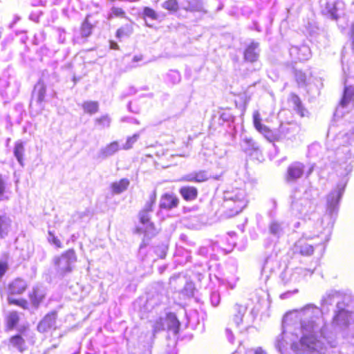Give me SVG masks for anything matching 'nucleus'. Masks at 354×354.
Listing matches in <instances>:
<instances>
[{"mask_svg": "<svg viewBox=\"0 0 354 354\" xmlns=\"http://www.w3.org/2000/svg\"><path fill=\"white\" fill-rule=\"evenodd\" d=\"M326 327L322 310L307 304L283 317L275 347L281 354H288V346L296 354H324L329 344Z\"/></svg>", "mask_w": 354, "mask_h": 354, "instance_id": "f257e3e1", "label": "nucleus"}, {"mask_svg": "<svg viewBox=\"0 0 354 354\" xmlns=\"http://www.w3.org/2000/svg\"><path fill=\"white\" fill-rule=\"evenodd\" d=\"M316 190L309 188L304 192L295 190L290 196L292 214L302 220H312L316 217Z\"/></svg>", "mask_w": 354, "mask_h": 354, "instance_id": "f03ea898", "label": "nucleus"}, {"mask_svg": "<svg viewBox=\"0 0 354 354\" xmlns=\"http://www.w3.org/2000/svg\"><path fill=\"white\" fill-rule=\"evenodd\" d=\"M347 179L341 180L326 196V213L320 224L328 232H330L337 216L339 202L344 193Z\"/></svg>", "mask_w": 354, "mask_h": 354, "instance_id": "7ed1b4c3", "label": "nucleus"}, {"mask_svg": "<svg viewBox=\"0 0 354 354\" xmlns=\"http://www.w3.org/2000/svg\"><path fill=\"white\" fill-rule=\"evenodd\" d=\"M246 192L243 188H232L224 192L223 207L228 217L240 213L248 205Z\"/></svg>", "mask_w": 354, "mask_h": 354, "instance_id": "20e7f679", "label": "nucleus"}, {"mask_svg": "<svg viewBox=\"0 0 354 354\" xmlns=\"http://www.w3.org/2000/svg\"><path fill=\"white\" fill-rule=\"evenodd\" d=\"M342 62V81L344 84L343 96L339 102L342 109H350L354 106V63Z\"/></svg>", "mask_w": 354, "mask_h": 354, "instance_id": "39448f33", "label": "nucleus"}, {"mask_svg": "<svg viewBox=\"0 0 354 354\" xmlns=\"http://www.w3.org/2000/svg\"><path fill=\"white\" fill-rule=\"evenodd\" d=\"M327 148L337 151V154L345 153L346 158L354 155V129L348 133H339L333 140L327 141Z\"/></svg>", "mask_w": 354, "mask_h": 354, "instance_id": "423d86ee", "label": "nucleus"}, {"mask_svg": "<svg viewBox=\"0 0 354 354\" xmlns=\"http://www.w3.org/2000/svg\"><path fill=\"white\" fill-rule=\"evenodd\" d=\"M253 123L255 129L270 142H274L283 139L285 132L288 130L286 126L281 125L278 130H272L261 123L260 114L255 112L253 115Z\"/></svg>", "mask_w": 354, "mask_h": 354, "instance_id": "0eeeda50", "label": "nucleus"}, {"mask_svg": "<svg viewBox=\"0 0 354 354\" xmlns=\"http://www.w3.org/2000/svg\"><path fill=\"white\" fill-rule=\"evenodd\" d=\"M156 199V192L154 191L149 196V201L146 203L145 207L139 213V218L141 224L143 225L145 236H153L155 234V227L153 223L150 221V214L152 212V207Z\"/></svg>", "mask_w": 354, "mask_h": 354, "instance_id": "6e6552de", "label": "nucleus"}, {"mask_svg": "<svg viewBox=\"0 0 354 354\" xmlns=\"http://www.w3.org/2000/svg\"><path fill=\"white\" fill-rule=\"evenodd\" d=\"M77 260L76 254L73 249L68 250L61 256L54 258V263L57 273L64 277L73 270V265Z\"/></svg>", "mask_w": 354, "mask_h": 354, "instance_id": "1a4fd4ad", "label": "nucleus"}, {"mask_svg": "<svg viewBox=\"0 0 354 354\" xmlns=\"http://www.w3.org/2000/svg\"><path fill=\"white\" fill-rule=\"evenodd\" d=\"M315 169V164L309 166L307 171H305V165L301 162H294L287 168L285 179L288 183H295L301 178L304 174L308 178Z\"/></svg>", "mask_w": 354, "mask_h": 354, "instance_id": "9d476101", "label": "nucleus"}, {"mask_svg": "<svg viewBox=\"0 0 354 354\" xmlns=\"http://www.w3.org/2000/svg\"><path fill=\"white\" fill-rule=\"evenodd\" d=\"M180 328V322L178 320L176 315L172 313H167L165 318L160 317L156 321L153 326V331L156 333L160 330L167 328L171 331L174 335L178 333Z\"/></svg>", "mask_w": 354, "mask_h": 354, "instance_id": "9b49d317", "label": "nucleus"}, {"mask_svg": "<svg viewBox=\"0 0 354 354\" xmlns=\"http://www.w3.org/2000/svg\"><path fill=\"white\" fill-rule=\"evenodd\" d=\"M322 12L337 20L343 14L344 3L337 0H320Z\"/></svg>", "mask_w": 354, "mask_h": 354, "instance_id": "f8f14e48", "label": "nucleus"}, {"mask_svg": "<svg viewBox=\"0 0 354 354\" xmlns=\"http://www.w3.org/2000/svg\"><path fill=\"white\" fill-rule=\"evenodd\" d=\"M290 55L295 60L306 61L310 57V48L306 45L292 46L289 50Z\"/></svg>", "mask_w": 354, "mask_h": 354, "instance_id": "ddd939ff", "label": "nucleus"}, {"mask_svg": "<svg viewBox=\"0 0 354 354\" xmlns=\"http://www.w3.org/2000/svg\"><path fill=\"white\" fill-rule=\"evenodd\" d=\"M57 319V313L55 311L48 313L39 323L37 329L41 333H45L55 328Z\"/></svg>", "mask_w": 354, "mask_h": 354, "instance_id": "4468645a", "label": "nucleus"}, {"mask_svg": "<svg viewBox=\"0 0 354 354\" xmlns=\"http://www.w3.org/2000/svg\"><path fill=\"white\" fill-rule=\"evenodd\" d=\"M347 297H349L347 295ZM346 297V296H344L341 299L340 295L338 292L335 290H330L322 297V299L321 300V305L323 308L328 307V306L332 305L333 303H336V306H337L338 302H342L344 299V298ZM337 310V308L335 309V312ZM335 313L334 314V315Z\"/></svg>", "mask_w": 354, "mask_h": 354, "instance_id": "2eb2a0df", "label": "nucleus"}, {"mask_svg": "<svg viewBox=\"0 0 354 354\" xmlns=\"http://www.w3.org/2000/svg\"><path fill=\"white\" fill-rule=\"evenodd\" d=\"M260 53L259 44L252 41L245 49L244 59L246 62L253 63L259 59Z\"/></svg>", "mask_w": 354, "mask_h": 354, "instance_id": "dca6fc26", "label": "nucleus"}, {"mask_svg": "<svg viewBox=\"0 0 354 354\" xmlns=\"http://www.w3.org/2000/svg\"><path fill=\"white\" fill-rule=\"evenodd\" d=\"M46 296V290L41 286H35L32 288L29 297L32 306L37 308Z\"/></svg>", "mask_w": 354, "mask_h": 354, "instance_id": "f3484780", "label": "nucleus"}, {"mask_svg": "<svg viewBox=\"0 0 354 354\" xmlns=\"http://www.w3.org/2000/svg\"><path fill=\"white\" fill-rule=\"evenodd\" d=\"M179 200L176 196L173 194L166 193L161 196L159 207L160 209H171L176 207Z\"/></svg>", "mask_w": 354, "mask_h": 354, "instance_id": "a211bd4d", "label": "nucleus"}, {"mask_svg": "<svg viewBox=\"0 0 354 354\" xmlns=\"http://www.w3.org/2000/svg\"><path fill=\"white\" fill-rule=\"evenodd\" d=\"M209 178L210 175L207 171L200 170L185 175L182 178V180L187 182L203 183L207 180Z\"/></svg>", "mask_w": 354, "mask_h": 354, "instance_id": "6ab92c4d", "label": "nucleus"}, {"mask_svg": "<svg viewBox=\"0 0 354 354\" xmlns=\"http://www.w3.org/2000/svg\"><path fill=\"white\" fill-rule=\"evenodd\" d=\"M247 312V306L236 304L233 307L232 320L236 327L244 323L243 317Z\"/></svg>", "mask_w": 354, "mask_h": 354, "instance_id": "aec40b11", "label": "nucleus"}, {"mask_svg": "<svg viewBox=\"0 0 354 354\" xmlns=\"http://www.w3.org/2000/svg\"><path fill=\"white\" fill-rule=\"evenodd\" d=\"M240 145L242 150L250 156H252L254 152H258L259 150V145L251 138L246 136L242 137Z\"/></svg>", "mask_w": 354, "mask_h": 354, "instance_id": "412c9836", "label": "nucleus"}, {"mask_svg": "<svg viewBox=\"0 0 354 354\" xmlns=\"http://www.w3.org/2000/svg\"><path fill=\"white\" fill-rule=\"evenodd\" d=\"M286 223L277 220H272L268 225L269 233L274 237L279 238L285 233Z\"/></svg>", "mask_w": 354, "mask_h": 354, "instance_id": "4be33fe9", "label": "nucleus"}, {"mask_svg": "<svg viewBox=\"0 0 354 354\" xmlns=\"http://www.w3.org/2000/svg\"><path fill=\"white\" fill-rule=\"evenodd\" d=\"M46 91V88L44 84L41 82H37L32 91L31 103L34 101H36L37 103H41L44 100Z\"/></svg>", "mask_w": 354, "mask_h": 354, "instance_id": "5701e85b", "label": "nucleus"}, {"mask_svg": "<svg viewBox=\"0 0 354 354\" xmlns=\"http://www.w3.org/2000/svg\"><path fill=\"white\" fill-rule=\"evenodd\" d=\"M27 288V283L25 280L17 278L9 285V292L12 295H21Z\"/></svg>", "mask_w": 354, "mask_h": 354, "instance_id": "b1692460", "label": "nucleus"}, {"mask_svg": "<svg viewBox=\"0 0 354 354\" xmlns=\"http://www.w3.org/2000/svg\"><path fill=\"white\" fill-rule=\"evenodd\" d=\"M12 220L6 214H0V239L6 238L11 230Z\"/></svg>", "mask_w": 354, "mask_h": 354, "instance_id": "393cba45", "label": "nucleus"}, {"mask_svg": "<svg viewBox=\"0 0 354 354\" xmlns=\"http://www.w3.org/2000/svg\"><path fill=\"white\" fill-rule=\"evenodd\" d=\"M119 149L120 146L118 142L114 141L100 150L97 155L98 158L100 159H106L114 155Z\"/></svg>", "mask_w": 354, "mask_h": 354, "instance_id": "a878e982", "label": "nucleus"}, {"mask_svg": "<svg viewBox=\"0 0 354 354\" xmlns=\"http://www.w3.org/2000/svg\"><path fill=\"white\" fill-rule=\"evenodd\" d=\"M277 267V261L272 257H268L264 261L261 268V273L264 274L266 277H268L270 274L275 271Z\"/></svg>", "mask_w": 354, "mask_h": 354, "instance_id": "bb28decb", "label": "nucleus"}, {"mask_svg": "<svg viewBox=\"0 0 354 354\" xmlns=\"http://www.w3.org/2000/svg\"><path fill=\"white\" fill-rule=\"evenodd\" d=\"M182 8L189 12H203V6L201 0H187L182 3Z\"/></svg>", "mask_w": 354, "mask_h": 354, "instance_id": "cd10ccee", "label": "nucleus"}, {"mask_svg": "<svg viewBox=\"0 0 354 354\" xmlns=\"http://www.w3.org/2000/svg\"><path fill=\"white\" fill-rule=\"evenodd\" d=\"M179 192L182 197L187 201H194L196 198L198 196V190L194 187L191 186H184L182 187Z\"/></svg>", "mask_w": 354, "mask_h": 354, "instance_id": "c85d7f7f", "label": "nucleus"}, {"mask_svg": "<svg viewBox=\"0 0 354 354\" xmlns=\"http://www.w3.org/2000/svg\"><path fill=\"white\" fill-rule=\"evenodd\" d=\"M289 102L292 104L293 109L296 111L297 114H299L301 117H304L305 115V112L307 111L304 108L301 104V101L299 96H297L295 94H292L290 97Z\"/></svg>", "mask_w": 354, "mask_h": 354, "instance_id": "c756f323", "label": "nucleus"}, {"mask_svg": "<svg viewBox=\"0 0 354 354\" xmlns=\"http://www.w3.org/2000/svg\"><path fill=\"white\" fill-rule=\"evenodd\" d=\"M280 279L284 285H289L296 283L299 281L297 275L295 274V271L291 272L286 270L280 274Z\"/></svg>", "mask_w": 354, "mask_h": 354, "instance_id": "7c9ffc66", "label": "nucleus"}, {"mask_svg": "<svg viewBox=\"0 0 354 354\" xmlns=\"http://www.w3.org/2000/svg\"><path fill=\"white\" fill-rule=\"evenodd\" d=\"M10 345L20 352L26 350V342L20 335H15L10 338Z\"/></svg>", "mask_w": 354, "mask_h": 354, "instance_id": "2f4dec72", "label": "nucleus"}, {"mask_svg": "<svg viewBox=\"0 0 354 354\" xmlns=\"http://www.w3.org/2000/svg\"><path fill=\"white\" fill-rule=\"evenodd\" d=\"M296 249L301 254L308 256L313 253L314 248L312 245L306 243L304 240H299L296 243Z\"/></svg>", "mask_w": 354, "mask_h": 354, "instance_id": "473e14b6", "label": "nucleus"}, {"mask_svg": "<svg viewBox=\"0 0 354 354\" xmlns=\"http://www.w3.org/2000/svg\"><path fill=\"white\" fill-rule=\"evenodd\" d=\"M129 185V180L127 178H122L118 182H114L111 184L112 192L115 194H120L125 191Z\"/></svg>", "mask_w": 354, "mask_h": 354, "instance_id": "72a5a7b5", "label": "nucleus"}, {"mask_svg": "<svg viewBox=\"0 0 354 354\" xmlns=\"http://www.w3.org/2000/svg\"><path fill=\"white\" fill-rule=\"evenodd\" d=\"M24 145L21 141H17L14 147V156L21 166H24Z\"/></svg>", "mask_w": 354, "mask_h": 354, "instance_id": "f704fd0d", "label": "nucleus"}, {"mask_svg": "<svg viewBox=\"0 0 354 354\" xmlns=\"http://www.w3.org/2000/svg\"><path fill=\"white\" fill-rule=\"evenodd\" d=\"M85 113L93 115L99 110V104L96 101H86L82 105Z\"/></svg>", "mask_w": 354, "mask_h": 354, "instance_id": "c9c22d12", "label": "nucleus"}, {"mask_svg": "<svg viewBox=\"0 0 354 354\" xmlns=\"http://www.w3.org/2000/svg\"><path fill=\"white\" fill-rule=\"evenodd\" d=\"M237 133L236 125H232L228 127L227 132L225 135L226 138V143L229 145H233L236 142V136Z\"/></svg>", "mask_w": 354, "mask_h": 354, "instance_id": "e433bc0d", "label": "nucleus"}, {"mask_svg": "<svg viewBox=\"0 0 354 354\" xmlns=\"http://www.w3.org/2000/svg\"><path fill=\"white\" fill-rule=\"evenodd\" d=\"M10 192L7 188L5 179L0 176V201H8L10 198Z\"/></svg>", "mask_w": 354, "mask_h": 354, "instance_id": "4c0bfd02", "label": "nucleus"}, {"mask_svg": "<svg viewBox=\"0 0 354 354\" xmlns=\"http://www.w3.org/2000/svg\"><path fill=\"white\" fill-rule=\"evenodd\" d=\"M93 25L88 22V20L86 19L82 24L80 28V34L82 38H87L89 37L93 30Z\"/></svg>", "mask_w": 354, "mask_h": 354, "instance_id": "58836bf2", "label": "nucleus"}, {"mask_svg": "<svg viewBox=\"0 0 354 354\" xmlns=\"http://www.w3.org/2000/svg\"><path fill=\"white\" fill-rule=\"evenodd\" d=\"M19 320V317L16 311H13L9 313L7 317V326L9 330L13 329Z\"/></svg>", "mask_w": 354, "mask_h": 354, "instance_id": "ea45409f", "label": "nucleus"}, {"mask_svg": "<svg viewBox=\"0 0 354 354\" xmlns=\"http://www.w3.org/2000/svg\"><path fill=\"white\" fill-rule=\"evenodd\" d=\"M133 32V28L130 24H126L120 28L116 32V37L122 38L130 36Z\"/></svg>", "mask_w": 354, "mask_h": 354, "instance_id": "a19ab883", "label": "nucleus"}, {"mask_svg": "<svg viewBox=\"0 0 354 354\" xmlns=\"http://www.w3.org/2000/svg\"><path fill=\"white\" fill-rule=\"evenodd\" d=\"M111 118L106 114L95 120V123L99 125L101 129L109 128L111 125Z\"/></svg>", "mask_w": 354, "mask_h": 354, "instance_id": "79ce46f5", "label": "nucleus"}, {"mask_svg": "<svg viewBox=\"0 0 354 354\" xmlns=\"http://www.w3.org/2000/svg\"><path fill=\"white\" fill-rule=\"evenodd\" d=\"M162 8L169 12H175L178 11L179 5L177 0H167L162 3Z\"/></svg>", "mask_w": 354, "mask_h": 354, "instance_id": "37998d69", "label": "nucleus"}, {"mask_svg": "<svg viewBox=\"0 0 354 354\" xmlns=\"http://www.w3.org/2000/svg\"><path fill=\"white\" fill-rule=\"evenodd\" d=\"M295 274L297 275L299 281L303 279H306L308 277H310L313 272L314 270L303 268H297L295 270Z\"/></svg>", "mask_w": 354, "mask_h": 354, "instance_id": "c03bdc74", "label": "nucleus"}, {"mask_svg": "<svg viewBox=\"0 0 354 354\" xmlns=\"http://www.w3.org/2000/svg\"><path fill=\"white\" fill-rule=\"evenodd\" d=\"M220 120L224 122H227L228 127H231L232 125H235V118L228 111H224L221 114Z\"/></svg>", "mask_w": 354, "mask_h": 354, "instance_id": "a18cd8bd", "label": "nucleus"}, {"mask_svg": "<svg viewBox=\"0 0 354 354\" xmlns=\"http://www.w3.org/2000/svg\"><path fill=\"white\" fill-rule=\"evenodd\" d=\"M8 301L10 304L17 305L18 306H20L21 308H22L24 310L28 309L29 304H28V301H26V299H14L10 297H8Z\"/></svg>", "mask_w": 354, "mask_h": 354, "instance_id": "49530a36", "label": "nucleus"}, {"mask_svg": "<svg viewBox=\"0 0 354 354\" xmlns=\"http://www.w3.org/2000/svg\"><path fill=\"white\" fill-rule=\"evenodd\" d=\"M167 78L172 84H176L180 82V75L177 71H170L167 75Z\"/></svg>", "mask_w": 354, "mask_h": 354, "instance_id": "de8ad7c7", "label": "nucleus"}, {"mask_svg": "<svg viewBox=\"0 0 354 354\" xmlns=\"http://www.w3.org/2000/svg\"><path fill=\"white\" fill-rule=\"evenodd\" d=\"M125 12L121 8L112 7L109 14V19L112 17H124Z\"/></svg>", "mask_w": 354, "mask_h": 354, "instance_id": "09e8293b", "label": "nucleus"}, {"mask_svg": "<svg viewBox=\"0 0 354 354\" xmlns=\"http://www.w3.org/2000/svg\"><path fill=\"white\" fill-rule=\"evenodd\" d=\"M143 15L145 18H148L151 20H157L158 18V15L156 12L149 7L144 8Z\"/></svg>", "mask_w": 354, "mask_h": 354, "instance_id": "8fccbe9b", "label": "nucleus"}, {"mask_svg": "<svg viewBox=\"0 0 354 354\" xmlns=\"http://www.w3.org/2000/svg\"><path fill=\"white\" fill-rule=\"evenodd\" d=\"M295 78L299 86H304L306 83L307 76L301 71H296Z\"/></svg>", "mask_w": 354, "mask_h": 354, "instance_id": "3c124183", "label": "nucleus"}, {"mask_svg": "<svg viewBox=\"0 0 354 354\" xmlns=\"http://www.w3.org/2000/svg\"><path fill=\"white\" fill-rule=\"evenodd\" d=\"M139 134L135 133L133 136L129 137L126 141V143L123 145L122 149H129L133 147V145L138 140Z\"/></svg>", "mask_w": 354, "mask_h": 354, "instance_id": "603ef678", "label": "nucleus"}, {"mask_svg": "<svg viewBox=\"0 0 354 354\" xmlns=\"http://www.w3.org/2000/svg\"><path fill=\"white\" fill-rule=\"evenodd\" d=\"M194 286L192 283H187L183 290V293L187 297L194 296Z\"/></svg>", "mask_w": 354, "mask_h": 354, "instance_id": "864d4df0", "label": "nucleus"}, {"mask_svg": "<svg viewBox=\"0 0 354 354\" xmlns=\"http://www.w3.org/2000/svg\"><path fill=\"white\" fill-rule=\"evenodd\" d=\"M167 249V248L166 245H161L157 246L154 249V252L157 254L158 257H159L161 259H163L166 256Z\"/></svg>", "mask_w": 354, "mask_h": 354, "instance_id": "5fc2aeb1", "label": "nucleus"}, {"mask_svg": "<svg viewBox=\"0 0 354 354\" xmlns=\"http://www.w3.org/2000/svg\"><path fill=\"white\" fill-rule=\"evenodd\" d=\"M220 295L217 292H212L210 295V301L213 306H217L220 303Z\"/></svg>", "mask_w": 354, "mask_h": 354, "instance_id": "6e6d98bb", "label": "nucleus"}, {"mask_svg": "<svg viewBox=\"0 0 354 354\" xmlns=\"http://www.w3.org/2000/svg\"><path fill=\"white\" fill-rule=\"evenodd\" d=\"M48 239L49 242H51L57 248L62 247L61 241L50 231L48 232Z\"/></svg>", "mask_w": 354, "mask_h": 354, "instance_id": "4d7b16f0", "label": "nucleus"}, {"mask_svg": "<svg viewBox=\"0 0 354 354\" xmlns=\"http://www.w3.org/2000/svg\"><path fill=\"white\" fill-rule=\"evenodd\" d=\"M8 269V264L6 260H0V279L5 274Z\"/></svg>", "mask_w": 354, "mask_h": 354, "instance_id": "13d9d810", "label": "nucleus"}, {"mask_svg": "<svg viewBox=\"0 0 354 354\" xmlns=\"http://www.w3.org/2000/svg\"><path fill=\"white\" fill-rule=\"evenodd\" d=\"M57 32L59 36V42L61 44H64L66 41V31L63 28H57Z\"/></svg>", "mask_w": 354, "mask_h": 354, "instance_id": "bf43d9fd", "label": "nucleus"}, {"mask_svg": "<svg viewBox=\"0 0 354 354\" xmlns=\"http://www.w3.org/2000/svg\"><path fill=\"white\" fill-rule=\"evenodd\" d=\"M246 354H267L261 348H257L256 349H250L246 352Z\"/></svg>", "mask_w": 354, "mask_h": 354, "instance_id": "052dcab7", "label": "nucleus"}, {"mask_svg": "<svg viewBox=\"0 0 354 354\" xmlns=\"http://www.w3.org/2000/svg\"><path fill=\"white\" fill-rule=\"evenodd\" d=\"M226 335H227V337L229 342L230 343L233 344L234 338V335L232 334V332L231 331L230 329H229V328L226 329Z\"/></svg>", "mask_w": 354, "mask_h": 354, "instance_id": "680f3d73", "label": "nucleus"}, {"mask_svg": "<svg viewBox=\"0 0 354 354\" xmlns=\"http://www.w3.org/2000/svg\"><path fill=\"white\" fill-rule=\"evenodd\" d=\"M298 292L297 289H295L293 291H287L281 295L280 297L281 299H287L292 293H296Z\"/></svg>", "mask_w": 354, "mask_h": 354, "instance_id": "e2e57ef3", "label": "nucleus"}, {"mask_svg": "<svg viewBox=\"0 0 354 354\" xmlns=\"http://www.w3.org/2000/svg\"><path fill=\"white\" fill-rule=\"evenodd\" d=\"M351 39L352 40V49L354 52V25L351 26Z\"/></svg>", "mask_w": 354, "mask_h": 354, "instance_id": "0e129e2a", "label": "nucleus"}, {"mask_svg": "<svg viewBox=\"0 0 354 354\" xmlns=\"http://www.w3.org/2000/svg\"><path fill=\"white\" fill-rule=\"evenodd\" d=\"M136 93V88H133V87H130V88H129V93H127V94H125V95H122V97L124 98V97H126V96H127V95H133V94H135Z\"/></svg>", "mask_w": 354, "mask_h": 354, "instance_id": "69168bd1", "label": "nucleus"}, {"mask_svg": "<svg viewBox=\"0 0 354 354\" xmlns=\"http://www.w3.org/2000/svg\"><path fill=\"white\" fill-rule=\"evenodd\" d=\"M199 254L205 255L207 252L206 248H201L198 250Z\"/></svg>", "mask_w": 354, "mask_h": 354, "instance_id": "338daca9", "label": "nucleus"}, {"mask_svg": "<svg viewBox=\"0 0 354 354\" xmlns=\"http://www.w3.org/2000/svg\"><path fill=\"white\" fill-rule=\"evenodd\" d=\"M317 28L316 26H312L311 29H309L308 32L310 35H314L317 32Z\"/></svg>", "mask_w": 354, "mask_h": 354, "instance_id": "774afa93", "label": "nucleus"}]
</instances>
